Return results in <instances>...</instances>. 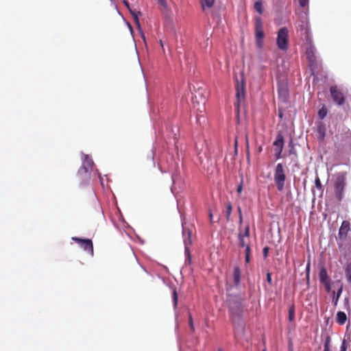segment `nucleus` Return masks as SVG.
<instances>
[{"label": "nucleus", "instance_id": "obj_1", "mask_svg": "<svg viewBox=\"0 0 351 351\" xmlns=\"http://www.w3.org/2000/svg\"><path fill=\"white\" fill-rule=\"evenodd\" d=\"M285 180L286 174L284 166L282 163H278L274 169V182L279 191L284 190Z\"/></svg>", "mask_w": 351, "mask_h": 351}, {"label": "nucleus", "instance_id": "obj_2", "mask_svg": "<svg viewBox=\"0 0 351 351\" xmlns=\"http://www.w3.org/2000/svg\"><path fill=\"white\" fill-rule=\"evenodd\" d=\"M276 44L278 47L282 51H287L288 49L289 30L287 27H284L278 30Z\"/></svg>", "mask_w": 351, "mask_h": 351}, {"label": "nucleus", "instance_id": "obj_3", "mask_svg": "<svg viewBox=\"0 0 351 351\" xmlns=\"http://www.w3.org/2000/svg\"><path fill=\"white\" fill-rule=\"evenodd\" d=\"M206 99L204 96L203 92L200 90L195 92L192 97V102L194 108L197 107V111L199 113H202L205 111V104Z\"/></svg>", "mask_w": 351, "mask_h": 351}, {"label": "nucleus", "instance_id": "obj_4", "mask_svg": "<svg viewBox=\"0 0 351 351\" xmlns=\"http://www.w3.org/2000/svg\"><path fill=\"white\" fill-rule=\"evenodd\" d=\"M346 186V179L343 176H338L334 184L335 194L337 201L341 202L343 198Z\"/></svg>", "mask_w": 351, "mask_h": 351}, {"label": "nucleus", "instance_id": "obj_5", "mask_svg": "<svg viewBox=\"0 0 351 351\" xmlns=\"http://www.w3.org/2000/svg\"><path fill=\"white\" fill-rule=\"evenodd\" d=\"M236 82H237V85H236V91H237V93H236V97H237L236 105L237 106V108H239L241 102L243 101L245 99V82H244L243 77H242L241 79V82H239L237 77H236Z\"/></svg>", "mask_w": 351, "mask_h": 351}, {"label": "nucleus", "instance_id": "obj_6", "mask_svg": "<svg viewBox=\"0 0 351 351\" xmlns=\"http://www.w3.org/2000/svg\"><path fill=\"white\" fill-rule=\"evenodd\" d=\"M319 279L321 284H322L327 293L331 291L330 278L328 274L327 270L325 267L322 266L319 268Z\"/></svg>", "mask_w": 351, "mask_h": 351}, {"label": "nucleus", "instance_id": "obj_7", "mask_svg": "<svg viewBox=\"0 0 351 351\" xmlns=\"http://www.w3.org/2000/svg\"><path fill=\"white\" fill-rule=\"evenodd\" d=\"M72 240L77 243L84 250L90 253L92 256L93 255V245L91 239L72 237Z\"/></svg>", "mask_w": 351, "mask_h": 351}, {"label": "nucleus", "instance_id": "obj_8", "mask_svg": "<svg viewBox=\"0 0 351 351\" xmlns=\"http://www.w3.org/2000/svg\"><path fill=\"white\" fill-rule=\"evenodd\" d=\"M273 145L276 147L275 151H276V158L277 159H279L281 158V154L283 150L284 147V137L283 135L281 133H278L276 135V140L273 143Z\"/></svg>", "mask_w": 351, "mask_h": 351}, {"label": "nucleus", "instance_id": "obj_9", "mask_svg": "<svg viewBox=\"0 0 351 351\" xmlns=\"http://www.w3.org/2000/svg\"><path fill=\"white\" fill-rule=\"evenodd\" d=\"M255 35L258 45L261 46L262 40L264 38V32L263 28L262 20L260 17L256 19L255 23Z\"/></svg>", "mask_w": 351, "mask_h": 351}, {"label": "nucleus", "instance_id": "obj_10", "mask_svg": "<svg viewBox=\"0 0 351 351\" xmlns=\"http://www.w3.org/2000/svg\"><path fill=\"white\" fill-rule=\"evenodd\" d=\"M330 93L333 101L338 105H342L345 101V97L343 93L337 88V86L330 88Z\"/></svg>", "mask_w": 351, "mask_h": 351}, {"label": "nucleus", "instance_id": "obj_11", "mask_svg": "<svg viewBox=\"0 0 351 351\" xmlns=\"http://www.w3.org/2000/svg\"><path fill=\"white\" fill-rule=\"evenodd\" d=\"M238 237H239L240 247H245V249H246L247 246H250L249 244V237H250L249 226H247L245 227L243 232L240 231Z\"/></svg>", "mask_w": 351, "mask_h": 351}, {"label": "nucleus", "instance_id": "obj_12", "mask_svg": "<svg viewBox=\"0 0 351 351\" xmlns=\"http://www.w3.org/2000/svg\"><path fill=\"white\" fill-rule=\"evenodd\" d=\"M350 228V222L348 221H343L341 223V226L339 230V240L340 241H343L346 239L348 236V232H349Z\"/></svg>", "mask_w": 351, "mask_h": 351}, {"label": "nucleus", "instance_id": "obj_13", "mask_svg": "<svg viewBox=\"0 0 351 351\" xmlns=\"http://www.w3.org/2000/svg\"><path fill=\"white\" fill-rule=\"evenodd\" d=\"M242 313H243V310H242L241 305H239L236 308H234L232 307L230 308V317H231L233 322L239 323V322L241 320Z\"/></svg>", "mask_w": 351, "mask_h": 351}, {"label": "nucleus", "instance_id": "obj_14", "mask_svg": "<svg viewBox=\"0 0 351 351\" xmlns=\"http://www.w3.org/2000/svg\"><path fill=\"white\" fill-rule=\"evenodd\" d=\"M306 58L311 63L315 61V48L313 46H309L306 51Z\"/></svg>", "mask_w": 351, "mask_h": 351}, {"label": "nucleus", "instance_id": "obj_15", "mask_svg": "<svg viewBox=\"0 0 351 351\" xmlns=\"http://www.w3.org/2000/svg\"><path fill=\"white\" fill-rule=\"evenodd\" d=\"M187 238L184 237V242L185 245V254L187 256L189 260H190L191 256L189 245H190L192 243V240L191 238V233L189 230L187 231Z\"/></svg>", "mask_w": 351, "mask_h": 351}, {"label": "nucleus", "instance_id": "obj_16", "mask_svg": "<svg viewBox=\"0 0 351 351\" xmlns=\"http://www.w3.org/2000/svg\"><path fill=\"white\" fill-rule=\"evenodd\" d=\"M241 271L239 267L234 268L233 278L235 285H239L241 281Z\"/></svg>", "mask_w": 351, "mask_h": 351}, {"label": "nucleus", "instance_id": "obj_17", "mask_svg": "<svg viewBox=\"0 0 351 351\" xmlns=\"http://www.w3.org/2000/svg\"><path fill=\"white\" fill-rule=\"evenodd\" d=\"M347 320V316L343 311H339L337 313V322L340 325H343Z\"/></svg>", "mask_w": 351, "mask_h": 351}, {"label": "nucleus", "instance_id": "obj_18", "mask_svg": "<svg viewBox=\"0 0 351 351\" xmlns=\"http://www.w3.org/2000/svg\"><path fill=\"white\" fill-rule=\"evenodd\" d=\"M215 1V0H200L202 10L205 11L206 9L211 8L214 5Z\"/></svg>", "mask_w": 351, "mask_h": 351}, {"label": "nucleus", "instance_id": "obj_19", "mask_svg": "<svg viewBox=\"0 0 351 351\" xmlns=\"http://www.w3.org/2000/svg\"><path fill=\"white\" fill-rule=\"evenodd\" d=\"M133 19H134V23L137 27V29L138 30V32L141 34V38L143 39L144 41H145V36L143 31L141 27L138 15L134 16V17H133Z\"/></svg>", "mask_w": 351, "mask_h": 351}, {"label": "nucleus", "instance_id": "obj_20", "mask_svg": "<svg viewBox=\"0 0 351 351\" xmlns=\"http://www.w3.org/2000/svg\"><path fill=\"white\" fill-rule=\"evenodd\" d=\"M342 291H343V286L342 285H341L340 287L338 289L337 293L333 291L332 302L335 305L337 304L339 299L341 296Z\"/></svg>", "mask_w": 351, "mask_h": 351}, {"label": "nucleus", "instance_id": "obj_21", "mask_svg": "<svg viewBox=\"0 0 351 351\" xmlns=\"http://www.w3.org/2000/svg\"><path fill=\"white\" fill-rule=\"evenodd\" d=\"M254 8L256 12L261 14L263 12L262 1L261 0L256 1L254 5Z\"/></svg>", "mask_w": 351, "mask_h": 351}, {"label": "nucleus", "instance_id": "obj_22", "mask_svg": "<svg viewBox=\"0 0 351 351\" xmlns=\"http://www.w3.org/2000/svg\"><path fill=\"white\" fill-rule=\"evenodd\" d=\"M346 272V276L347 278V280L349 282H351V263H348L345 269Z\"/></svg>", "mask_w": 351, "mask_h": 351}, {"label": "nucleus", "instance_id": "obj_23", "mask_svg": "<svg viewBox=\"0 0 351 351\" xmlns=\"http://www.w3.org/2000/svg\"><path fill=\"white\" fill-rule=\"evenodd\" d=\"M295 318V306L292 304L289 308V321L293 322Z\"/></svg>", "mask_w": 351, "mask_h": 351}, {"label": "nucleus", "instance_id": "obj_24", "mask_svg": "<svg viewBox=\"0 0 351 351\" xmlns=\"http://www.w3.org/2000/svg\"><path fill=\"white\" fill-rule=\"evenodd\" d=\"M232 204L230 202H228L226 206V217L227 220H229V219H230V217L232 213Z\"/></svg>", "mask_w": 351, "mask_h": 351}, {"label": "nucleus", "instance_id": "obj_25", "mask_svg": "<svg viewBox=\"0 0 351 351\" xmlns=\"http://www.w3.org/2000/svg\"><path fill=\"white\" fill-rule=\"evenodd\" d=\"M327 114V109L325 107H322L318 112V116L321 119L326 117Z\"/></svg>", "mask_w": 351, "mask_h": 351}, {"label": "nucleus", "instance_id": "obj_26", "mask_svg": "<svg viewBox=\"0 0 351 351\" xmlns=\"http://www.w3.org/2000/svg\"><path fill=\"white\" fill-rule=\"evenodd\" d=\"M250 252H251L250 246H247V248L245 249V261L246 263H249L250 262Z\"/></svg>", "mask_w": 351, "mask_h": 351}, {"label": "nucleus", "instance_id": "obj_27", "mask_svg": "<svg viewBox=\"0 0 351 351\" xmlns=\"http://www.w3.org/2000/svg\"><path fill=\"white\" fill-rule=\"evenodd\" d=\"M330 337H327L324 344V351H331L330 349Z\"/></svg>", "mask_w": 351, "mask_h": 351}, {"label": "nucleus", "instance_id": "obj_28", "mask_svg": "<svg viewBox=\"0 0 351 351\" xmlns=\"http://www.w3.org/2000/svg\"><path fill=\"white\" fill-rule=\"evenodd\" d=\"M172 299L173 302V306L176 308L178 304V293L176 289H173V291Z\"/></svg>", "mask_w": 351, "mask_h": 351}, {"label": "nucleus", "instance_id": "obj_29", "mask_svg": "<svg viewBox=\"0 0 351 351\" xmlns=\"http://www.w3.org/2000/svg\"><path fill=\"white\" fill-rule=\"evenodd\" d=\"M305 29L306 39L309 40L310 39V38H309L310 29H309V27H308V24H306L305 25H302L301 26V29Z\"/></svg>", "mask_w": 351, "mask_h": 351}, {"label": "nucleus", "instance_id": "obj_30", "mask_svg": "<svg viewBox=\"0 0 351 351\" xmlns=\"http://www.w3.org/2000/svg\"><path fill=\"white\" fill-rule=\"evenodd\" d=\"M189 326H190L191 330L193 332H194L195 327H194V325H193V317H192V315L190 313H189Z\"/></svg>", "mask_w": 351, "mask_h": 351}, {"label": "nucleus", "instance_id": "obj_31", "mask_svg": "<svg viewBox=\"0 0 351 351\" xmlns=\"http://www.w3.org/2000/svg\"><path fill=\"white\" fill-rule=\"evenodd\" d=\"M315 184L316 188L322 190V185L320 179H319V178L318 176H317V178H315Z\"/></svg>", "mask_w": 351, "mask_h": 351}, {"label": "nucleus", "instance_id": "obj_32", "mask_svg": "<svg viewBox=\"0 0 351 351\" xmlns=\"http://www.w3.org/2000/svg\"><path fill=\"white\" fill-rule=\"evenodd\" d=\"M347 350V343L346 341L344 339L342 342L340 351H346Z\"/></svg>", "mask_w": 351, "mask_h": 351}, {"label": "nucleus", "instance_id": "obj_33", "mask_svg": "<svg viewBox=\"0 0 351 351\" xmlns=\"http://www.w3.org/2000/svg\"><path fill=\"white\" fill-rule=\"evenodd\" d=\"M130 14H132V17H134V16L141 15L140 12H137L135 10H132L131 8L129 10Z\"/></svg>", "mask_w": 351, "mask_h": 351}, {"label": "nucleus", "instance_id": "obj_34", "mask_svg": "<svg viewBox=\"0 0 351 351\" xmlns=\"http://www.w3.org/2000/svg\"><path fill=\"white\" fill-rule=\"evenodd\" d=\"M85 160H86V162L87 164V165L89 167H91L93 164V162L92 161V160L90 159H88V156H86L85 157Z\"/></svg>", "mask_w": 351, "mask_h": 351}, {"label": "nucleus", "instance_id": "obj_35", "mask_svg": "<svg viewBox=\"0 0 351 351\" xmlns=\"http://www.w3.org/2000/svg\"><path fill=\"white\" fill-rule=\"evenodd\" d=\"M308 3V0H299V4L301 7L306 6Z\"/></svg>", "mask_w": 351, "mask_h": 351}, {"label": "nucleus", "instance_id": "obj_36", "mask_svg": "<svg viewBox=\"0 0 351 351\" xmlns=\"http://www.w3.org/2000/svg\"><path fill=\"white\" fill-rule=\"evenodd\" d=\"M158 2L163 8H166L167 6L166 0H158Z\"/></svg>", "mask_w": 351, "mask_h": 351}, {"label": "nucleus", "instance_id": "obj_37", "mask_svg": "<svg viewBox=\"0 0 351 351\" xmlns=\"http://www.w3.org/2000/svg\"><path fill=\"white\" fill-rule=\"evenodd\" d=\"M243 190V182H241V184L238 186L237 192L238 194H240L242 192Z\"/></svg>", "mask_w": 351, "mask_h": 351}, {"label": "nucleus", "instance_id": "obj_38", "mask_svg": "<svg viewBox=\"0 0 351 351\" xmlns=\"http://www.w3.org/2000/svg\"><path fill=\"white\" fill-rule=\"evenodd\" d=\"M267 281L269 284H271V275L269 272L267 273Z\"/></svg>", "mask_w": 351, "mask_h": 351}, {"label": "nucleus", "instance_id": "obj_39", "mask_svg": "<svg viewBox=\"0 0 351 351\" xmlns=\"http://www.w3.org/2000/svg\"><path fill=\"white\" fill-rule=\"evenodd\" d=\"M269 248L267 247H265L263 250V256L265 257H267V253H268Z\"/></svg>", "mask_w": 351, "mask_h": 351}, {"label": "nucleus", "instance_id": "obj_40", "mask_svg": "<svg viewBox=\"0 0 351 351\" xmlns=\"http://www.w3.org/2000/svg\"><path fill=\"white\" fill-rule=\"evenodd\" d=\"M123 2L128 10L131 8L129 2L127 0H123Z\"/></svg>", "mask_w": 351, "mask_h": 351}, {"label": "nucleus", "instance_id": "obj_41", "mask_svg": "<svg viewBox=\"0 0 351 351\" xmlns=\"http://www.w3.org/2000/svg\"><path fill=\"white\" fill-rule=\"evenodd\" d=\"M306 273L310 274V263L307 264L306 268Z\"/></svg>", "mask_w": 351, "mask_h": 351}, {"label": "nucleus", "instance_id": "obj_42", "mask_svg": "<svg viewBox=\"0 0 351 351\" xmlns=\"http://www.w3.org/2000/svg\"><path fill=\"white\" fill-rule=\"evenodd\" d=\"M202 117V115H200L199 114H197V122H200V118Z\"/></svg>", "mask_w": 351, "mask_h": 351}, {"label": "nucleus", "instance_id": "obj_43", "mask_svg": "<svg viewBox=\"0 0 351 351\" xmlns=\"http://www.w3.org/2000/svg\"><path fill=\"white\" fill-rule=\"evenodd\" d=\"M237 209H238L239 215H241V214H242V211H241V207L239 206Z\"/></svg>", "mask_w": 351, "mask_h": 351}, {"label": "nucleus", "instance_id": "obj_44", "mask_svg": "<svg viewBox=\"0 0 351 351\" xmlns=\"http://www.w3.org/2000/svg\"><path fill=\"white\" fill-rule=\"evenodd\" d=\"M310 274H306V280H307V283L309 282V278H310Z\"/></svg>", "mask_w": 351, "mask_h": 351}, {"label": "nucleus", "instance_id": "obj_45", "mask_svg": "<svg viewBox=\"0 0 351 351\" xmlns=\"http://www.w3.org/2000/svg\"><path fill=\"white\" fill-rule=\"evenodd\" d=\"M242 221H243V217H242V214H241V215H239V222H240V223H242Z\"/></svg>", "mask_w": 351, "mask_h": 351}, {"label": "nucleus", "instance_id": "obj_46", "mask_svg": "<svg viewBox=\"0 0 351 351\" xmlns=\"http://www.w3.org/2000/svg\"><path fill=\"white\" fill-rule=\"evenodd\" d=\"M209 217H210V221H212V219H213V214H212L211 211H210V213H209Z\"/></svg>", "mask_w": 351, "mask_h": 351}, {"label": "nucleus", "instance_id": "obj_47", "mask_svg": "<svg viewBox=\"0 0 351 351\" xmlns=\"http://www.w3.org/2000/svg\"><path fill=\"white\" fill-rule=\"evenodd\" d=\"M279 117L281 118L282 117V112H280L279 113Z\"/></svg>", "mask_w": 351, "mask_h": 351}, {"label": "nucleus", "instance_id": "obj_48", "mask_svg": "<svg viewBox=\"0 0 351 351\" xmlns=\"http://www.w3.org/2000/svg\"><path fill=\"white\" fill-rule=\"evenodd\" d=\"M186 230H184V237H185V234H186Z\"/></svg>", "mask_w": 351, "mask_h": 351}, {"label": "nucleus", "instance_id": "obj_49", "mask_svg": "<svg viewBox=\"0 0 351 351\" xmlns=\"http://www.w3.org/2000/svg\"><path fill=\"white\" fill-rule=\"evenodd\" d=\"M218 351H222L221 349H219Z\"/></svg>", "mask_w": 351, "mask_h": 351}, {"label": "nucleus", "instance_id": "obj_50", "mask_svg": "<svg viewBox=\"0 0 351 351\" xmlns=\"http://www.w3.org/2000/svg\"><path fill=\"white\" fill-rule=\"evenodd\" d=\"M263 351H266V350H263Z\"/></svg>", "mask_w": 351, "mask_h": 351}]
</instances>
